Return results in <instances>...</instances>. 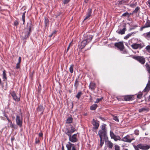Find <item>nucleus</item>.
<instances>
[{"instance_id":"58836bf2","label":"nucleus","mask_w":150,"mask_h":150,"mask_svg":"<svg viewBox=\"0 0 150 150\" xmlns=\"http://www.w3.org/2000/svg\"><path fill=\"white\" fill-rule=\"evenodd\" d=\"M125 3V1L124 0L119 1H118V4L119 5H120L122 4H124Z\"/></svg>"},{"instance_id":"9d476101","label":"nucleus","mask_w":150,"mask_h":150,"mask_svg":"<svg viewBox=\"0 0 150 150\" xmlns=\"http://www.w3.org/2000/svg\"><path fill=\"white\" fill-rule=\"evenodd\" d=\"M134 139L132 137L131 135H127L123 137L122 140L125 142L130 143L132 140Z\"/></svg>"},{"instance_id":"20e7f679","label":"nucleus","mask_w":150,"mask_h":150,"mask_svg":"<svg viewBox=\"0 0 150 150\" xmlns=\"http://www.w3.org/2000/svg\"><path fill=\"white\" fill-rule=\"evenodd\" d=\"M20 115L21 117L18 115H16V122L17 125L20 127H22L23 124V118L22 117V113H21Z\"/></svg>"},{"instance_id":"bb28decb","label":"nucleus","mask_w":150,"mask_h":150,"mask_svg":"<svg viewBox=\"0 0 150 150\" xmlns=\"http://www.w3.org/2000/svg\"><path fill=\"white\" fill-rule=\"evenodd\" d=\"M98 105L97 104H95L93 105L90 107V109L92 110H95L97 107Z\"/></svg>"},{"instance_id":"49530a36","label":"nucleus","mask_w":150,"mask_h":150,"mask_svg":"<svg viewBox=\"0 0 150 150\" xmlns=\"http://www.w3.org/2000/svg\"><path fill=\"white\" fill-rule=\"evenodd\" d=\"M103 99V98H97L96 99V101L95 102V103H98L99 101H101L102 99Z\"/></svg>"},{"instance_id":"f03ea898","label":"nucleus","mask_w":150,"mask_h":150,"mask_svg":"<svg viewBox=\"0 0 150 150\" xmlns=\"http://www.w3.org/2000/svg\"><path fill=\"white\" fill-rule=\"evenodd\" d=\"M132 58L137 61L142 65L144 64L146 62L145 58L143 56H134Z\"/></svg>"},{"instance_id":"c9c22d12","label":"nucleus","mask_w":150,"mask_h":150,"mask_svg":"<svg viewBox=\"0 0 150 150\" xmlns=\"http://www.w3.org/2000/svg\"><path fill=\"white\" fill-rule=\"evenodd\" d=\"M140 8V7H139V6H137V7L135 8V10H134V11L133 12L132 14H133V13H137V12L139 11Z\"/></svg>"},{"instance_id":"412c9836","label":"nucleus","mask_w":150,"mask_h":150,"mask_svg":"<svg viewBox=\"0 0 150 150\" xmlns=\"http://www.w3.org/2000/svg\"><path fill=\"white\" fill-rule=\"evenodd\" d=\"M138 111L140 113L143 112H146L149 111V108L143 107L139 109Z\"/></svg>"},{"instance_id":"a211bd4d","label":"nucleus","mask_w":150,"mask_h":150,"mask_svg":"<svg viewBox=\"0 0 150 150\" xmlns=\"http://www.w3.org/2000/svg\"><path fill=\"white\" fill-rule=\"evenodd\" d=\"M89 87L92 91H94L96 88V84L94 83L91 82L90 83Z\"/></svg>"},{"instance_id":"0eeeda50","label":"nucleus","mask_w":150,"mask_h":150,"mask_svg":"<svg viewBox=\"0 0 150 150\" xmlns=\"http://www.w3.org/2000/svg\"><path fill=\"white\" fill-rule=\"evenodd\" d=\"M68 136H69V140L72 142L75 143L78 140L77 138V134H75L72 136L71 135Z\"/></svg>"},{"instance_id":"4d7b16f0","label":"nucleus","mask_w":150,"mask_h":150,"mask_svg":"<svg viewBox=\"0 0 150 150\" xmlns=\"http://www.w3.org/2000/svg\"><path fill=\"white\" fill-rule=\"evenodd\" d=\"M20 64L18 63L16 64V69H19L20 68Z\"/></svg>"},{"instance_id":"a878e982","label":"nucleus","mask_w":150,"mask_h":150,"mask_svg":"<svg viewBox=\"0 0 150 150\" xmlns=\"http://www.w3.org/2000/svg\"><path fill=\"white\" fill-rule=\"evenodd\" d=\"M73 119L71 117H68L66 120V122L67 123L70 124L72 123Z\"/></svg>"},{"instance_id":"5fc2aeb1","label":"nucleus","mask_w":150,"mask_h":150,"mask_svg":"<svg viewBox=\"0 0 150 150\" xmlns=\"http://www.w3.org/2000/svg\"><path fill=\"white\" fill-rule=\"evenodd\" d=\"M134 133L136 135H138L139 134V131L137 130H136L134 131Z\"/></svg>"},{"instance_id":"2f4dec72","label":"nucleus","mask_w":150,"mask_h":150,"mask_svg":"<svg viewBox=\"0 0 150 150\" xmlns=\"http://www.w3.org/2000/svg\"><path fill=\"white\" fill-rule=\"evenodd\" d=\"M82 95V93L81 91L79 92L76 96V97L78 99L80 98L81 96Z\"/></svg>"},{"instance_id":"3c124183","label":"nucleus","mask_w":150,"mask_h":150,"mask_svg":"<svg viewBox=\"0 0 150 150\" xmlns=\"http://www.w3.org/2000/svg\"><path fill=\"white\" fill-rule=\"evenodd\" d=\"M70 0H63V3L64 4L68 3Z\"/></svg>"},{"instance_id":"6ab92c4d","label":"nucleus","mask_w":150,"mask_h":150,"mask_svg":"<svg viewBox=\"0 0 150 150\" xmlns=\"http://www.w3.org/2000/svg\"><path fill=\"white\" fill-rule=\"evenodd\" d=\"M88 43L83 39L79 45L81 49L84 48Z\"/></svg>"},{"instance_id":"338daca9","label":"nucleus","mask_w":150,"mask_h":150,"mask_svg":"<svg viewBox=\"0 0 150 150\" xmlns=\"http://www.w3.org/2000/svg\"><path fill=\"white\" fill-rule=\"evenodd\" d=\"M7 119L8 120V123L10 122V121H11L9 119L8 117H7Z\"/></svg>"},{"instance_id":"9b49d317","label":"nucleus","mask_w":150,"mask_h":150,"mask_svg":"<svg viewBox=\"0 0 150 150\" xmlns=\"http://www.w3.org/2000/svg\"><path fill=\"white\" fill-rule=\"evenodd\" d=\"M67 150H76L75 148V145L69 142L66 145Z\"/></svg>"},{"instance_id":"8fccbe9b","label":"nucleus","mask_w":150,"mask_h":150,"mask_svg":"<svg viewBox=\"0 0 150 150\" xmlns=\"http://www.w3.org/2000/svg\"><path fill=\"white\" fill-rule=\"evenodd\" d=\"M10 127L12 128V127H13L14 124H13L12 122V121H10V122L8 123Z\"/></svg>"},{"instance_id":"a18cd8bd","label":"nucleus","mask_w":150,"mask_h":150,"mask_svg":"<svg viewBox=\"0 0 150 150\" xmlns=\"http://www.w3.org/2000/svg\"><path fill=\"white\" fill-rule=\"evenodd\" d=\"M138 26L137 25H134L132 27L130 28V30H132L135 29Z\"/></svg>"},{"instance_id":"052dcab7","label":"nucleus","mask_w":150,"mask_h":150,"mask_svg":"<svg viewBox=\"0 0 150 150\" xmlns=\"http://www.w3.org/2000/svg\"><path fill=\"white\" fill-rule=\"evenodd\" d=\"M71 44V43H70L69 44V46H68V47H67V51H66V52H67L68 51V50H69V49L70 46V45Z\"/></svg>"},{"instance_id":"de8ad7c7","label":"nucleus","mask_w":150,"mask_h":150,"mask_svg":"<svg viewBox=\"0 0 150 150\" xmlns=\"http://www.w3.org/2000/svg\"><path fill=\"white\" fill-rule=\"evenodd\" d=\"M115 150H120V147L117 145H115Z\"/></svg>"},{"instance_id":"69168bd1","label":"nucleus","mask_w":150,"mask_h":150,"mask_svg":"<svg viewBox=\"0 0 150 150\" xmlns=\"http://www.w3.org/2000/svg\"><path fill=\"white\" fill-rule=\"evenodd\" d=\"M12 128H13L14 129H17L16 126L14 125L13 127H12Z\"/></svg>"},{"instance_id":"423d86ee","label":"nucleus","mask_w":150,"mask_h":150,"mask_svg":"<svg viewBox=\"0 0 150 150\" xmlns=\"http://www.w3.org/2000/svg\"><path fill=\"white\" fill-rule=\"evenodd\" d=\"M91 123L93 126L92 127L93 130L94 132H96L99 127V123L93 119L92 120Z\"/></svg>"},{"instance_id":"aec40b11","label":"nucleus","mask_w":150,"mask_h":150,"mask_svg":"<svg viewBox=\"0 0 150 150\" xmlns=\"http://www.w3.org/2000/svg\"><path fill=\"white\" fill-rule=\"evenodd\" d=\"M33 25L31 22L30 23H27V29H25V30L26 29V30H28V32L31 33V32L32 28L33 27Z\"/></svg>"},{"instance_id":"f257e3e1","label":"nucleus","mask_w":150,"mask_h":150,"mask_svg":"<svg viewBox=\"0 0 150 150\" xmlns=\"http://www.w3.org/2000/svg\"><path fill=\"white\" fill-rule=\"evenodd\" d=\"M106 125L103 124L100 126L101 129L98 132V135L100 138H103L105 139H108V137L107 135V130L106 129Z\"/></svg>"},{"instance_id":"2eb2a0df","label":"nucleus","mask_w":150,"mask_h":150,"mask_svg":"<svg viewBox=\"0 0 150 150\" xmlns=\"http://www.w3.org/2000/svg\"><path fill=\"white\" fill-rule=\"evenodd\" d=\"M92 13V9L90 8L88 9V11L87 13L86 16L84 17V18L83 20V21H84L87 19H88L90 17Z\"/></svg>"},{"instance_id":"6e6552de","label":"nucleus","mask_w":150,"mask_h":150,"mask_svg":"<svg viewBox=\"0 0 150 150\" xmlns=\"http://www.w3.org/2000/svg\"><path fill=\"white\" fill-rule=\"evenodd\" d=\"M93 36L92 35H90L88 33H86L83 35V39L88 43L92 40Z\"/></svg>"},{"instance_id":"a19ab883","label":"nucleus","mask_w":150,"mask_h":150,"mask_svg":"<svg viewBox=\"0 0 150 150\" xmlns=\"http://www.w3.org/2000/svg\"><path fill=\"white\" fill-rule=\"evenodd\" d=\"M113 119L114 120L116 121V122H119V119H118V118H117V117L116 116H113Z\"/></svg>"},{"instance_id":"7c9ffc66","label":"nucleus","mask_w":150,"mask_h":150,"mask_svg":"<svg viewBox=\"0 0 150 150\" xmlns=\"http://www.w3.org/2000/svg\"><path fill=\"white\" fill-rule=\"evenodd\" d=\"M3 78L4 79V80L7 79V77L6 76V71L5 70H4L3 72Z\"/></svg>"},{"instance_id":"ddd939ff","label":"nucleus","mask_w":150,"mask_h":150,"mask_svg":"<svg viewBox=\"0 0 150 150\" xmlns=\"http://www.w3.org/2000/svg\"><path fill=\"white\" fill-rule=\"evenodd\" d=\"M45 109V108L42 105H39L36 108L37 112V113H40V115H42L43 114V112Z\"/></svg>"},{"instance_id":"4468645a","label":"nucleus","mask_w":150,"mask_h":150,"mask_svg":"<svg viewBox=\"0 0 150 150\" xmlns=\"http://www.w3.org/2000/svg\"><path fill=\"white\" fill-rule=\"evenodd\" d=\"M11 94L12 96L13 99L15 101L18 102L20 100V97H18L15 92L14 91L11 92Z\"/></svg>"},{"instance_id":"7ed1b4c3","label":"nucleus","mask_w":150,"mask_h":150,"mask_svg":"<svg viewBox=\"0 0 150 150\" xmlns=\"http://www.w3.org/2000/svg\"><path fill=\"white\" fill-rule=\"evenodd\" d=\"M115 46L119 49L122 53H125L126 52L124 50V46L122 42H116L115 44Z\"/></svg>"},{"instance_id":"774afa93","label":"nucleus","mask_w":150,"mask_h":150,"mask_svg":"<svg viewBox=\"0 0 150 150\" xmlns=\"http://www.w3.org/2000/svg\"><path fill=\"white\" fill-rule=\"evenodd\" d=\"M148 100V101H150V95H149V97Z\"/></svg>"},{"instance_id":"f8f14e48","label":"nucleus","mask_w":150,"mask_h":150,"mask_svg":"<svg viewBox=\"0 0 150 150\" xmlns=\"http://www.w3.org/2000/svg\"><path fill=\"white\" fill-rule=\"evenodd\" d=\"M30 33L28 30H25L22 34V37L23 40L26 39L30 36Z\"/></svg>"},{"instance_id":"6e6d98bb","label":"nucleus","mask_w":150,"mask_h":150,"mask_svg":"<svg viewBox=\"0 0 150 150\" xmlns=\"http://www.w3.org/2000/svg\"><path fill=\"white\" fill-rule=\"evenodd\" d=\"M40 142L39 139H37V138H36L35 141V143L36 144H38Z\"/></svg>"},{"instance_id":"1a4fd4ad","label":"nucleus","mask_w":150,"mask_h":150,"mask_svg":"<svg viewBox=\"0 0 150 150\" xmlns=\"http://www.w3.org/2000/svg\"><path fill=\"white\" fill-rule=\"evenodd\" d=\"M136 146L139 149L143 150H147L150 148V146L149 145L146 144H138Z\"/></svg>"},{"instance_id":"72a5a7b5","label":"nucleus","mask_w":150,"mask_h":150,"mask_svg":"<svg viewBox=\"0 0 150 150\" xmlns=\"http://www.w3.org/2000/svg\"><path fill=\"white\" fill-rule=\"evenodd\" d=\"M134 33H131L127 34L126 36L124 37V39L126 40H127L132 35V34Z\"/></svg>"},{"instance_id":"79ce46f5","label":"nucleus","mask_w":150,"mask_h":150,"mask_svg":"<svg viewBox=\"0 0 150 150\" xmlns=\"http://www.w3.org/2000/svg\"><path fill=\"white\" fill-rule=\"evenodd\" d=\"M102 139L103 138H100V145L101 146H102L104 144V142L103 141Z\"/></svg>"},{"instance_id":"864d4df0","label":"nucleus","mask_w":150,"mask_h":150,"mask_svg":"<svg viewBox=\"0 0 150 150\" xmlns=\"http://www.w3.org/2000/svg\"><path fill=\"white\" fill-rule=\"evenodd\" d=\"M14 25L17 26L18 25V22L17 21H16L14 23Z\"/></svg>"},{"instance_id":"4be33fe9","label":"nucleus","mask_w":150,"mask_h":150,"mask_svg":"<svg viewBox=\"0 0 150 150\" xmlns=\"http://www.w3.org/2000/svg\"><path fill=\"white\" fill-rule=\"evenodd\" d=\"M74 132L71 131L70 129L67 128L65 133L67 135L69 136L71 135V134Z\"/></svg>"},{"instance_id":"5701e85b","label":"nucleus","mask_w":150,"mask_h":150,"mask_svg":"<svg viewBox=\"0 0 150 150\" xmlns=\"http://www.w3.org/2000/svg\"><path fill=\"white\" fill-rule=\"evenodd\" d=\"M150 90V79L149 80L148 83L147 84L146 86L144 89L145 91H148Z\"/></svg>"},{"instance_id":"bf43d9fd","label":"nucleus","mask_w":150,"mask_h":150,"mask_svg":"<svg viewBox=\"0 0 150 150\" xmlns=\"http://www.w3.org/2000/svg\"><path fill=\"white\" fill-rule=\"evenodd\" d=\"M38 134L40 137H42L43 136V134L42 132L39 133Z\"/></svg>"},{"instance_id":"0e129e2a","label":"nucleus","mask_w":150,"mask_h":150,"mask_svg":"<svg viewBox=\"0 0 150 150\" xmlns=\"http://www.w3.org/2000/svg\"><path fill=\"white\" fill-rule=\"evenodd\" d=\"M48 22V21L47 20H46V19H45V25H47V23Z\"/></svg>"},{"instance_id":"37998d69","label":"nucleus","mask_w":150,"mask_h":150,"mask_svg":"<svg viewBox=\"0 0 150 150\" xmlns=\"http://www.w3.org/2000/svg\"><path fill=\"white\" fill-rule=\"evenodd\" d=\"M146 38H150V31L146 33Z\"/></svg>"},{"instance_id":"c85d7f7f","label":"nucleus","mask_w":150,"mask_h":150,"mask_svg":"<svg viewBox=\"0 0 150 150\" xmlns=\"http://www.w3.org/2000/svg\"><path fill=\"white\" fill-rule=\"evenodd\" d=\"M79 81H78V79H76L75 80V83H74V86L75 87V88L76 89H77L78 87V86H79Z\"/></svg>"},{"instance_id":"c756f323","label":"nucleus","mask_w":150,"mask_h":150,"mask_svg":"<svg viewBox=\"0 0 150 150\" xmlns=\"http://www.w3.org/2000/svg\"><path fill=\"white\" fill-rule=\"evenodd\" d=\"M25 12H25L23 13L22 17V19L23 21V24H25Z\"/></svg>"},{"instance_id":"39448f33","label":"nucleus","mask_w":150,"mask_h":150,"mask_svg":"<svg viewBox=\"0 0 150 150\" xmlns=\"http://www.w3.org/2000/svg\"><path fill=\"white\" fill-rule=\"evenodd\" d=\"M145 46L144 43H140V44L134 43L131 45V47L134 49H137L139 48L141 49Z\"/></svg>"},{"instance_id":"473e14b6","label":"nucleus","mask_w":150,"mask_h":150,"mask_svg":"<svg viewBox=\"0 0 150 150\" xmlns=\"http://www.w3.org/2000/svg\"><path fill=\"white\" fill-rule=\"evenodd\" d=\"M131 14V13L129 14L128 12H127L122 14V16L124 17L127 16L128 18H129L130 17V15Z\"/></svg>"},{"instance_id":"ea45409f","label":"nucleus","mask_w":150,"mask_h":150,"mask_svg":"<svg viewBox=\"0 0 150 150\" xmlns=\"http://www.w3.org/2000/svg\"><path fill=\"white\" fill-rule=\"evenodd\" d=\"M145 24L148 28L150 27V20L147 21Z\"/></svg>"},{"instance_id":"e2e57ef3","label":"nucleus","mask_w":150,"mask_h":150,"mask_svg":"<svg viewBox=\"0 0 150 150\" xmlns=\"http://www.w3.org/2000/svg\"><path fill=\"white\" fill-rule=\"evenodd\" d=\"M147 3L148 4L149 6H150V0H148V1L147 2Z\"/></svg>"},{"instance_id":"c03bdc74","label":"nucleus","mask_w":150,"mask_h":150,"mask_svg":"<svg viewBox=\"0 0 150 150\" xmlns=\"http://www.w3.org/2000/svg\"><path fill=\"white\" fill-rule=\"evenodd\" d=\"M142 93H141L139 94L137 96V98L138 99H140L142 98Z\"/></svg>"},{"instance_id":"f3484780","label":"nucleus","mask_w":150,"mask_h":150,"mask_svg":"<svg viewBox=\"0 0 150 150\" xmlns=\"http://www.w3.org/2000/svg\"><path fill=\"white\" fill-rule=\"evenodd\" d=\"M124 28L122 29H120L119 30H117L116 32L119 34L123 35L125 33L126 30L125 25H123Z\"/></svg>"},{"instance_id":"dca6fc26","label":"nucleus","mask_w":150,"mask_h":150,"mask_svg":"<svg viewBox=\"0 0 150 150\" xmlns=\"http://www.w3.org/2000/svg\"><path fill=\"white\" fill-rule=\"evenodd\" d=\"M108 139H105V144L108 148L112 149L113 147V144L110 141L108 140Z\"/></svg>"},{"instance_id":"cd10ccee","label":"nucleus","mask_w":150,"mask_h":150,"mask_svg":"<svg viewBox=\"0 0 150 150\" xmlns=\"http://www.w3.org/2000/svg\"><path fill=\"white\" fill-rule=\"evenodd\" d=\"M125 100L126 101H130L132 100V97L129 96H125L124 98Z\"/></svg>"},{"instance_id":"13d9d810","label":"nucleus","mask_w":150,"mask_h":150,"mask_svg":"<svg viewBox=\"0 0 150 150\" xmlns=\"http://www.w3.org/2000/svg\"><path fill=\"white\" fill-rule=\"evenodd\" d=\"M21 62V57H19L18 59V63L20 64Z\"/></svg>"},{"instance_id":"603ef678","label":"nucleus","mask_w":150,"mask_h":150,"mask_svg":"<svg viewBox=\"0 0 150 150\" xmlns=\"http://www.w3.org/2000/svg\"><path fill=\"white\" fill-rule=\"evenodd\" d=\"M148 28L147 27H146V24L144 25V26L140 28V30H142L143 29L145 28Z\"/></svg>"},{"instance_id":"680f3d73","label":"nucleus","mask_w":150,"mask_h":150,"mask_svg":"<svg viewBox=\"0 0 150 150\" xmlns=\"http://www.w3.org/2000/svg\"><path fill=\"white\" fill-rule=\"evenodd\" d=\"M57 33V31L55 30L54 31H53L52 33L54 37L55 36V34L56 33Z\"/></svg>"},{"instance_id":"4c0bfd02","label":"nucleus","mask_w":150,"mask_h":150,"mask_svg":"<svg viewBox=\"0 0 150 150\" xmlns=\"http://www.w3.org/2000/svg\"><path fill=\"white\" fill-rule=\"evenodd\" d=\"M145 49L147 51L150 53V45H148L145 47Z\"/></svg>"},{"instance_id":"b1692460","label":"nucleus","mask_w":150,"mask_h":150,"mask_svg":"<svg viewBox=\"0 0 150 150\" xmlns=\"http://www.w3.org/2000/svg\"><path fill=\"white\" fill-rule=\"evenodd\" d=\"M110 135L111 138L114 139L115 141L117 140L116 136L115 135L113 132L111 131L110 132Z\"/></svg>"},{"instance_id":"f704fd0d","label":"nucleus","mask_w":150,"mask_h":150,"mask_svg":"<svg viewBox=\"0 0 150 150\" xmlns=\"http://www.w3.org/2000/svg\"><path fill=\"white\" fill-rule=\"evenodd\" d=\"M137 5V3L136 2H134L132 3L130 5V6L132 8H134Z\"/></svg>"},{"instance_id":"09e8293b","label":"nucleus","mask_w":150,"mask_h":150,"mask_svg":"<svg viewBox=\"0 0 150 150\" xmlns=\"http://www.w3.org/2000/svg\"><path fill=\"white\" fill-rule=\"evenodd\" d=\"M70 129H71V131L73 132H75L76 130L75 128L73 127L72 125L71 126Z\"/></svg>"},{"instance_id":"393cba45","label":"nucleus","mask_w":150,"mask_h":150,"mask_svg":"<svg viewBox=\"0 0 150 150\" xmlns=\"http://www.w3.org/2000/svg\"><path fill=\"white\" fill-rule=\"evenodd\" d=\"M146 70L148 73L150 74V65L148 63H146L145 65Z\"/></svg>"},{"instance_id":"e433bc0d","label":"nucleus","mask_w":150,"mask_h":150,"mask_svg":"<svg viewBox=\"0 0 150 150\" xmlns=\"http://www.w3.org/2000/svg\"><path fill=\"white\" fill-rule=\"evenodd\" d=\"M74 65L73 64L71 65L69 68V71L71 73H72L73 72V68Z\"/></svg>"}]
</instances>
